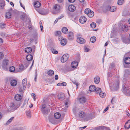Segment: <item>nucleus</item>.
Returning <instances> with one entry per match:
<instances>
[{
  "instance_id": "f257e3e1",
  "label": "nucleus",
  "mask_w": 130,
  "mask_h": 130,
  "mask_svg": "<svg viewBox=\"0 0 130 130\" xmlns=\"http://www.w3.org/2000/svg\"><path fill=\"white\" fill-rule=\"evenodd\" d=\"M41 109L42 113L45 115L48 113L50 111V109L47 107L46 105L45 104H43L42 105Z\"/></svg>"
},
{
  "instance_id": "f03ea898",
  "label": "nucleus",
  "mask_w": 130,
  "mask_h": 130,
  "mask_svg": "<svg viewBox=\"0 0 130 130\" xmlns=\"http://www.w3.org/2000/svg\"><path fill=\"white\" fill-rule=\"evenodd\" d=\"M123 92L126 95H130V87L128 86L125 87L124 86Z\"/></svg>"
},
{
  "instance_id": "7ed1b4c3",
  "label": "nucleus",
  "mask_w": 130,
  "mask_h": 130,
  "mask_svg": "<svg viewBox=\"0 0 130 130\" xmlns=\"http://www.w3.org/2000/svg\"><path fill=\"white\" fill-rule=\"evenodd\" d=\"M69 55L68 54H65L61 58V61L62 62H64L68 59L69 57Z\"/></svg>"
},
{
  "instance_id": "20e7f679",
  "label": "nucleus",
  "mask_w": 130,
  "mask_h": 130,
  "mask_svg": "<svg viewBox=\"0 0 130 130\" xmlns=\"http://www.w3.org/2000/svg\"><path fill=\"white\" fill-rule=\"evenodd\" d=\"M8 61L9 60H8L6 59L4 60L2 66V68L3 69L6 70L7 69Z\"/></svg>"
},
{
  "instance_id": "39448f33",
  "label": "nucleus",
  "mask_w": 130,
  "mask_h": 130,
  "mask_svg": "<svg viewBox=\"0 0 130 130\" xmlns=\"http://www.w3.org/2000/svg\"><path fill=\"white\" fill-rule=\"evenodd\" d=\"M105 9L106 11L109 10L112 12H113L116 11V8L114 6L110 7L109 6H106L105 7Z\"/></svg>"
},
{
  "instance_id": "423d86ee",
  "label": "nucleus",
  "mask_w": 130,
  "mask_h": 130,
  "mask_svg": "<svg viewBox=\"0 0 130 130\" xmlns=\"http://www.w3.org/2000/svg\"><path fill=\"white\" fill-rule=\"evenodd\" d=\"M58 39L59 41H60V43L62 45L64 46L67 43L66 39L62 37H59Z\"/></svg>"
},
{
  "instance_id": "0eeeda50",
  "label": "nucleus",
  "mask_w": 130,
  "mask_h": 130,
  "mask_svg": "<svg viewBox=\"0 0 130 130\" xmlns=\"http://www.w3.org/2000/svg\"><path fill=\"white\" fill-rule=\"evenodd\" d=\"M77 41L78 43L81 44H84L86 42L85 40L81 37H77Z\"/></svg>"
},
{
  "instance_id": "6e6552de",
  "label": "nucleus",
  "mask_w": 130,
  "mask_h": 130,
  "mask_svg": "<svg viewBox=\"0 0 130 130\" xmlns=\"http://www.w3.org/2000/svg\"><path fill=\"white\" fill-rule=\"evenodd\" d=\"M60 7L59 5L57 4H55L54 7L53 9L56 12H55L54 13L56 14L59 12L60 11Z\"/></svg>"
},
{
  "instance_id": "1a4fd4ad",
  "label": "nucleus",
  "mask_w": 130,
  "mask_h": 130,
  "mask_svg": "<svg viewBox=\"0 0 130 130\" xmlns=\"http://www.w3.org/2000/svg\"><path fill=\"white\" fill-rule=\"evenodd\" d=\"M74 38V35L72 32H69L68 34V38L69 40H72Z\"/></svg>"
},
{
  "instance_id": "9d476101",
  "label": "nucleus",
  "mask_w": 130,
  "mask_h": 130,
  "mask_svg": "<svg viewBox=\"0 0 130 130\" xmlns=\"http://www.w3.org/2000/svg\"><path fill=\"white\" fill-rule=\"evenodd\" d=\"M58 99L60 100H63L64 99L65 95L63 93H60L58 94Z\"/></svg>"
},
{
  "instance_id": "9b49d317",
  "label": "nucleus",
  "mask_w": 130,
  "mask_h": 130,
  "mask_svg": "<svg viewBox=\"0 0 130 130\" xmlns=\"http://www.w3.org/2000/svg\"><path fill=\"white\" fill-rule=\"evenodd\" d=\"M87 20V19L86 17L84 16H82L79 19L80 22L82 24L85 23Z\"/></svg>"
},
{
  "instance_id": "f8f14e48",
  "label": "nucleus",
  "mask_w": 130,
  "mask_h": 130,
  "mask_svg": "<svg viewBox=\"0 0 130 130\" xmlns=\"http://www.w3.org/2000/svg\"><path fill=\"white\" fill-rule=\"evenodd\" d=\"M75 6L73 5H70L68 7V10L71 12H74L75 10Z\"/></svg>"
},
{
  "instance_id": "ddd939ff",
  "label": "nucleus",
  "mask_w": 130,
  "mask_h": 130,
  "mask_svg": "<svg viewBox=\"0 0 130 130\" xmlns=\"http://www.w3.org/2000/svg\"><path fill=\"white\" fill-rule=\"evenodd\" d=\"M79 101L80 103L83 104L86 102V99L85 97L83 96L79 98Z\"/></svg>"
},
{
  "instance_id": "4468645a",
  "label": "nucleus",
  "mask_w": 130,
  "mask_h": 130,
  "mask_svg": "<svg viewBox=\"0 0 130 130\" xmlns=\"http://www.w3.org/2000/svg\"><path fill=\"white\" fill-rule=\"evenodd\" d=\"M119 84V82L118 80H117L115 83H114L113 85L115 87V89L116 90L118 88Z\"/></svg>"
},
{
  "instance_id": "2eb2a0df",
  "label": "nucleus",
  "mask_w": 130,
  "mask_h": 130,
  "mask_svg": "<svg viewBox=\"0 0 130 130\" xmlns=\"http://www.w3.org/2000/svg\"><path fill=\"white\" fill-rule=\"evenodd\" d=\"M125 127L126 129H128L130 127V120H128L125 123Z\"/></svg>"
},
{
  "instance_id": "dca6fc26",
  "label": "nucleus",
  "mask_w": 130,
  "mask_h": 130,
  "mask_svg": "<svg viewBox=\"0 0 130 130\" xmlns=\"http://www.w3.org/2000/svg\"><path fill=\"white\" fill-rule=\"evenodd\" d=\"M122 30L123 31L127 32L128 31V26L127 25H124L122 26Z\"/></svg>"
},
{
  "instance_id": "f3484780",
  "label": "nucleus",
  "mask_w": 130,
  "mask_h": 130,
  "mask_svg": "<svg viewBox=\"0 0 130 130\" xmlns=\"http://www.w3.org/2000/svg\"><path fill=\"white\" fill-rule=\"evenodd\" d=\"M15 99L18 101H20L22 99V96L21 95L17 94L15 96Z\"/></svg>"
},
{
  "instance_id": "a211bd4d",
  "label": "nucleus",
  "mask_w": 130,
  "mask_h": 130,
  "mask_svg": "<svg viewBox=\"0 0 130 130\" xmlns=\"http://www.w3.org/2000/svg\"><path fill=\"white\" fill-rule=\"evenodd\" d=\"M22 83L23 87V89L25 88L26 86L27 83V79L26 78H25L23 79L22 81Z\"/></svg>"
},
{
  "instance_id": "6ab92c4d",
  "label": "nucleus",
  "mask_w": 130,
  "mask_h": 130,
  "mask_svg": "<svg viewBox=\"0 0 130 130\" xmlns=\"http://www.w3.org/2000/svg\"><path fill=\"white\" fill-rule=\"evenodd\" d=\"M124 62L126 64H128L130 63V58L129 57H126L125 58Z\"/></svg>"
},
{
  "instance_id": "aec40b11",
  "label": "nucleus",
  "mask_w": 130,
  "mask_h": 130,
  "mask_svg": "<svg viewBox=\"0 0 130 130\" xmlns=\"http://www.w3.org/2000/svg\"><path fill=\"white\" fill-rule=\"evenodd\" d=\"M100 77L99 76H96L94 78V82L97 84H98L100 81Z\"/></svg>"
},
{
  "instance_id": "412c9836",
  "label": "nucleus",
  "mask_w": 130,
  "mask_h": 130,
  "mask_svg": "<svg viewBox=\"0 0 130 130\" xmlns=\"http://www.w3.org/2000/svg\"><path fill=\"white\" fill-rule=\"evenodd\" d=\"M10 84L12 86H15L17 84V82L16 80L13 79L11 80Z\"/></svg>"
},
{
  "instance_id": "4be33fe9",
  "label": "nucleus",
  "mask_w": 130,
  "mask_h": 130,
  "mask_svg": "<svg viewBox=\"0 0 130 130\" xmlns=\"http://www.w3.org/2000/svg\"><path fill=\"white\" fill-rule=\"evenodd\" d=\"M32 50V49L30 47H28L25 49V51L27 53H29L31 52Z\"/></svg>"
},
{
  "instance_id": "5701e85b",
  "label": "nucleus",
  "mask_w": 130,
  "mask_h": 130,
  "mask_svg": "<svg viewBox=\"0 0 130 130\" xmlns=\"http://www.w3.org/2000/svg\"><path fill=\"white\" fill-rule=\"evenodd\" d=\"M26 58L27 61H31L33 59V56L30 54L28 55L26 57Z\"/></svg>"
},
{
  "instance_id": "b1692460",
  "label": "nucleus",
  "mask_w": 130,
  "mask_h": 130,
  "mask_svg": "<svg viewBox=\"0 0 130 130\" xmlns=\"http://www.w3.org/2000/svg\"><path fill=\"white\" fill-rule=\"evenodd\" d=\"M95 88H96L95 86L92 85L90 86L89 87V90L91 92H94L95 91Z\"/></svg>"
},
{
  "instance_id": "393cba45",
  "label": "nucleus",
  "mask_w": 130,
  "mask_h": 130,
  "mask_svg": "<svg viewBox=\"0 0 130 130\" xmlns=\"http://www.w3.org/2000/svg\"><path fill=\"white\" fill-rule=\"evenodd\" d=\"M61 116L60 113L58 112L55 113L54 115L55 118L57 119H59L61 117Z\"/></svg>"
},
{
  "instance_id": "a878e982",
  "label": "nucleus",
  "mask_w": 130,
  "mask_h": 130,
  "mask_svg": "<svg viewBox=\"0 0 130 130\" xmlns=\"http://www.w3.org/2000/svg\"><path fill=\"white\" fill-rule=\"evenodd\" d=\"M62 31L63 33L64 34H67L68 32V30L67 28L66 27L62 28Z\"/></svg>"
},
{
  "instance_id": "bb28decb",
  "label": "nucleus",
  "mask_w": 130,
  "mask_h": 130,
  "mask_svg": "<svg viewBox=\"0 0 130 130\" xmlns=\"http://www.w3.org/2000/svg\"><path fill=\"white\" fill-rule=\"evenodd\" d=\"M61 33L60 31H57L55 32V35L56 36H58V38L59 37L61 36Z\"/></svg>"
},
{
  "instance_id": "cd10ccee",
  "label": "nucleus",
  "mask_w": 130,
  "mask_h": 130,
  "mask_svg": "<svg viewBox=\"0 0 130 130\" xmlns=\"http://www.w3.org/2000/svg\"><path fill=\"white\" fill-rule=\"evenodd\" d=\"M41 5V3L38 1H37L35 2L34 4V6L36 8L39 7Z\"/></svg>"
},
{
  "instance_id": "c85d7f7f",
  "label": "nucleus",
  "mask_w": 130,
  "mask_h": 130,
  "mask_svg": "<svg viewBox=\"0 0 130 130\" xmlns=\"http://www.w3.org/2000/svg\"><path fill=\"white\" fill-rule=\"evenodd\" d=\"M9 69L10 72H13L15 71V69L13 66H11L9 67Z\"/></svg>"
},
{
  "instance_id": "c756f323",
  "label": "nucleus",
  "mask_w": 130,
  "mask_h": 130,
  "mask_svg": "<svg viewBox=\"0 0 130 130\" xmlns=\"http://www.w3.org/2000/svg\"><path fill=\"white\" fill-rule=\"evenodd\" d=\"M11 14L10 12H8L6 13V17L7 18L9 19L10 18H11Z\"/></svg>"
},
{
  "instance_id": "7c9ffc66",
  "label": "nucleus",
  "mask_w": 130,
  "mask_h": 130,
  "mask_svg": "<svg viewBox=\"0 0 130 130\" xmlns=\"http://www.w3.org/2000/svg\"><path fill=\"white\" fill-rule=\"evenodd\" d=\"M94 12L93 11H91V10L88 15L89 17L90 18H91L94 16Z\"/></svg>"
},
{
  "instance_id": "2f4dec72",
  "label": "nucleus",
  "mask_w": 130,
  "mask_h": 130,
  "mask_svg": "<svg viewBox=\"0 0 130 130\" xmlns=\"http://www.w3.org/2000/svg\"><path fill=\"white\" fill-rule=\"evenodd\" d=\"M70 103V100L69 99H67L65 103V107L67 108L68 107V104H69Z\"/></svg>"
},
{
  "instance_id": "473e14b6",
  "label": "nucleus",
  "mask_w": 130,
  "mask_h": 130,
  "mask_svg": "<svg viewBox=\"0 0 130 130\" xmlns=\"http://www.w3.org/2000/svg\"><path fill=\"white\" fill-rule=\"evenodd\" d=\"M54 72L52 70H49L47 72L48 74L50 76H52L54 74Z\"/></svg>"
},
{
  "instance_id": "72a5a7b5",
  "label": "nucleus",
  "mask_w": 130,
  "mask_h": 130,
  "mask_svg": "<svg viewBox=\"0 0 130 130\" xmlns=\"http://www.w3.org/2000/svg\"><path fill=\"white\" fill-rule=\"evenodd\" d=\"M95 91L96 93L98 94L101 91V88L98 87L95 88Z\"/></svg>"
},
{
  "instance_id": "f704fd0d",
  "label": "nucleus",
  "mask_w": 130,
  "mask_h": 130,
  "mask_svg": "<svg viewBox=\"0 0 130 130\" xmlns=\"http://www.w3.org/2000/svg\"><path fill=\"white\" fill-rule=\"evenodd\" d=\"M99 94L100 97L102 98H104L105 95V94L104 92H102L101 91L99 93Z\"/></svg>"
},
{
  "instance_id": "c9c22d12",
  "label": "nucleus",
  "mask_w": 130,
  "mask_h": 130,
  "mask_svg": "<svg viewBox=\"0 0 130 130\" xmlns=\"http://www.w3.org/2000/svg\"><path fill=\"white\" fill-rule=\"evenodd\" d=\"M51 50L52 51V52L54 54H57L58 53V51L53 47L51 48Z\"/></svg>"
},
{
  "instance_id": "e433bc0d",
  "label": "nucleus",
  "mask_w": 130,
  "mask_h": 130,
  "mask_svg": "<svg viewBox=\"0 0 130 130\" xmlns=\"http://www.w3.org/2000/svg\"><path fill=\"white\" fill-rule=\"evenodd\" d=\"M10 107L12 108L11 109H14L16 107V106L15 105V104L12 103H11L10 104Z\"/></svg>"
},
{
  "instance_id": "4c0bfd02",
  "label": "nucleus",
  "mask_w": 130,
  "mask_h": 130,
  "mask_svg": "<svg viewBox=\"0 0 130 130\" xmlns=\"http://www.w3.org/2000/svg\"><path fill=\"white\" fill-rule=\"evenodd\" d=\"M73 64H75V66H74V65H72V64H71V65L72 66V67L73 68H76L77 67V62H76L75 61H73Z\"/></svg>"
},
{
  "instance_id": "58836bf2",
  "label": "nucleus",
  "mask_w": 130,
  "mask_h": 130,
  "mask_svg": "<svg viewBox=\"0 0 130 130\" xmlns=\"http://www.w3.org/2000/svg\"><path fill=\"white\" fill-rule=\"evenodd\" d=\"M96 39V38L95 37H91L90 39L91 41L93 43H94Z\"/></svg>"
},
{
  "instance_id": "ea45409f",
  "label": "nucleus",
  "mask_w": 130,
  "mask_h": 130,
  "mask_svg": "<svg viewBox=\"0 0 130 130\" xmlns=\"http://www.w3.org/2000/svg\"><path fill=\"white\" fill-rule=\"evenodd\" d=\"M90 26L91 28H94L96 26V24L95 23H91L90 24Z\"/></svg>"
},
{
  "instance_id": "a19ab883",
  "label": "nucleus",
  "mask_w": 130,
  "mask_h": 130,
  "mask_svg": "<svg viewBox=\"0 0 130 130\" xmlns=\"http://www.w3.org/2000/svg\"><path fill=\"white\" fill-rule=\"evenodd\" d=\"M84 112L82 111L79 112V116L80 118L84 117Z\"/></svg>"
},
{
  "instance_id": "79ce46f5",
  "label": "nucleus",
  "mask_w": 130,
  "mask_h": 130,
  "mask_svg": "<svg viewBox=\"0 0 130 130\" xmlns=\"http://www.w3.org/2000/svg\"><path fill=\"white\" fill-rule=\"evenodd\" d=\"M14 119V117H11L7 122L6 123V124L7 125L9 124L13 120V119Z\"/></svg>"
},
{
  "instance_id": "37998d69",
  "label": "nucleus",
  "mask_w": 130,
  "mask_h": 130,
  "mask_svg": "<svg viewBox=\"0 0 130 130\" xmlns=\"http://www.w3.org/2000/svg\"><path fill=\"white\" fill-rule=\"evenodd\" d=\"M45 11V10L44 11H41L39 13L42 15H45L47 14L48 12H46Z\"/></svg>"
},
{
  "instance_id": "c03bdc74",
  "label": "nucleus",
  "mask_w": 130,
  "mask_h": 130,
  "mask_svg": "<svg viewBox=\"0 0 130 130\" xmlns=\"http://www.w3.org/2000/svg\"><path fill=\"white\" fill-rule=\"evenodd\" d=\"M90 11L91 10L87 8L85 9L84 12L85 13L88 15Z\"/></svg>"
},
{
  "instance_id": "a18cd8bd",
  "label": "nucleus",
  "mask_w": 130,
  "mask_h": 130,
  "mask_svg": "<svg viewBox=\"0 0 130 130\" xmlns=\"http://www.w3.org/2000/svg\"><path fill=\"white\" fill-rule=\"evenodd\" d=\"M26 115L28 118H30L31 117L30 112L29 111H28L26 113Z\"/></svg>"
},
{
  "instance_id": "49530a36",
  "label": "nucleus",
  "mask_w": 130,
  "mask_h": 130,
  "mask_svg": "<svg viewBox=\"0 0 130 130\" xmlns=\"http://www.w3.org/2000/svg\"><path fill=\"white\" fill-rule=\"evenodd\" d=\"M124 0H119L118 1L117 4L119 5H121L122 4Z\"/></svg>"
},
{
  "instance_id": "de8ad7c7",
  "label": "nucleus",
  "mask_w": 130,
  "mask_h": 130,
  "mask_svg": "<svg viewBox=\"0 0 130 130\" xmlns=\"http://www.w3.org/2000/svg\"><path fill=\"white\" fill-rule=\"evenodd\" d=\"M5 23H1L0 24V27L1 28H4L5 27Z\"/></svg>"
},
{
  "instance_id": "09e8293b",
  "label": "nucleus",
  "mask_w": 130,
  "mask_h": 130,
  "mask_svg": "<svg viewBox=\"0 0 130 130\" xmlns=\"http://www.w3.org/2000/svg\"><path fill=\"white\" fill-rule=\"evenodd\" d=\"M103 127L102 126H100L98 127H96L95 128V130H100V129L102 128Z\"/></svg>"
},
{
  "instance_id": "8fccbe9b",
  "label": "nucleus",
  "mask_w": 130,
  "mask_h": 130,
  "mask_svg": "<svg viewBox=\"0 0 130 130\" xmlns=\"http://www.w3.org/2000/svg\"><path fill=\"white\" fill-rule=\"evenodd\" d=\"M4 56V54L0 52V59H2Z\"/></svg>"
},
{
  "instance_id": "3c124183",
  "label": "nucleus",
  "mask_w": 130,
  "mask_h": 130,
  "mask_svg": "<svg viewBox=\"0 0 130 130\" xmlns=\"http://www.w3.org/2000/svg\"><path fill=\"white\" fill-rule=\"evenodd\" d=\"M24 68V67H23V66L21 65V66H20L19 68V69L20 71H22V70H23Z\"/></svg>"
},
{
  "instance_id": "603ef678",
  "label": "nucleus",
  "mask_w": 130,
  "mask_h": 130,
  "mask_svg": "<svg viewBox=\"0 0 130 130\" xmlns=\"http://www.w3.org/2000/svg\"><path fill=\"white\" fill-rule=\"evenodd\" d=\"M72 83L75 85H76L77 86H78V84L76 83V82L75 80H72Z\"/></svg>"
},
{
  "instance_id": "864d4df0",
  "label": "nucleus",
  "mask_w": 130,
  "mask_h": 130,
  "mask_svg": "<svg viewBox=\"0 0 130 130\" xmlns=\"http://www.w3.org/2000/svg\"><path fill=\"white\" fill-rule=\"evenodd\" d=\"M1 36L3 37H5L6 36V34H5V33L3 32H1Z\"/></svg>"
},
{
  "instance_id": "5fc2aeb1",
  "label": "nucleus",
  "mask_w": 130,
  "mask_h": 130,
  "mask_svg": "<svg viewBox=\"0 0 130 130\" xmlns=\"http://www.w3.org/2000/svg\"><path fill=\"white\" fill-rule=\"evenodd\" d=\"M25 88H24L23 89V88H20L19 89V91L21 92H23V91L24 90Z\"/></svg>"
},
{
  "instance_id": "6e6d98bb",
  "label": "nucleus",
  "mask_w": 130,
  "mask_h": 130,
  "mask_svg": "<svg viewBox=\"0 0 130 130\" xmlns=\"http://www.w3.org/2000/svg\"><path fill=\"white\" fill-rule=\"evenodd\" d=\"M84 51L86 52H87L89 51V49L87 47H85L84 48Z\"/></svg>"
},
{
  "instance_id": "4d7b16f0",
  "label": "nucleus",
  "mask_w": 130,
  "mask_h": 130,
  "mask_svg": "<svg viewBox=\"0 0 130 130\" xmlns=\"http://www.w3.org/2000/svg\"><path fill=\"white\" fill-rule=\"evenodd\" d=\"M40 25L41 30L42 31V29H43V27L42 25V22H41H41H40Z\"/></svg>"
},
{
  "instance_id": "13d9d810",
  "label": "nucleus",
  "mask_w": 130,
  "mask_h": 130,
  "mask_svg": "<svg viewBox=\"0 0 130 130\" xmlns=\"http://www.w3.org/2000/svg\"><path fill=\"white\" fill-rule=\"evenodd\" d=\"M20 3L21 6L24 9H25V7L24 6H23V5H22V3H21V1H20Z\"/></svg>"
},
{
  "instance_id": "bf43d9fd",
  "label": "nucleus",
  "mask_w": 130,
  "mask_h": 130,
  "mask_svg": "<svg viewBox=\"0 0 130 130\" xmlns=\"http://www.w3.org/2000/svg\"><path fill=\"white\" fill-rule=\"evenodd\" d=\"M3 42V39L0 38V45H1Z\"/></svg>"
},
{
  "instance_id": "052dcab7",
  "label": "nucleus",
  "mask_w": 130,
  "mask_h": 130,
  "mask_svg": "<svg viewBox=\"0 0 130 130\" xmlns=\"http://www.w3.org/2000/svg\"><path fill=\"white\" fill-rule=\"evenodd\" d=\"M63 15L62 14L61 16H59L57 19H58V20L60 19L63 18Z\"/></svg>"
},
{
  "instance_id": "680f3d73",
  "label": "nucleus",
  "mask_w": 130,
  "mask_h": 130,
  "mask_svg": "<svg viewBox=\"0 0 130 130\" xmlns=\"http://www.w3.org/2000/svg\"><path fill=\"white\" fill-rule=\"evenodd\" d=\"M61 84L63 86H65L66 85H67L66 83L64 82H63L62 83H61Z\"/></svg>"
},
{
  "instance_id": "e2e57ef3",
  "label": "nucleus",
  "mask_w": 130,
  "mask_h": 130,
  "mask_svg": "<svg viewBox=\"0 0 130 130\" xmlns=\"http://www.w3.org/2000/svg\"><path fill=\"white\" fill-rule=\"evenodd\" d=\"M55 78L56 80H57L58 78V75H56L55 76Z\"/></svg>"
},
{
  "instance_id": "0e129e2a",
  "label": "nucleus",
  "mask_w": 130,
  "mask_h": 130,
  "mask_svg": "<svg viewBox=\"0 0 130 130\" xmlns=\"http://www.w3.org/2000/svg\"><path fill=\"white\" fill-rule=\"evenodd\" d=\"M108 109V107H107L103 111L104 113H105L106 112Z\"/></svg>"
},
{
  "instance_id": "69168bd1",
  "label": "nucleus",
  "mask_w": 130,
  "mask_h": 130,
  "mask_svg": "<svg viewBox=\"0 0 130 130\" xmlns=\"http://www.w3.org/2000/svg\"><path fill=\"white\" fill-rule=\"evenodd\" d=\"M27 104V102L25 100L24 103L23 104V106H24L25 105H26V104Z\"/></svg>"
},
{
  "instance_id": "338daca9",
  "label": "nucleus",
  "mask_w": 130,
  "mask_h": 130,
  "mask_svg": "<svg viewBox=\"0 0 130 130\" xmlns=\"http://www.w3.org/2000/svg\"><path fill=\"white\" fill-rule=\"evenodd\" d=\"M4 5L2 3L0 4V7H1L2 8H3Z\"/></svg>"
},
{
  "instance_id": "774afa93",
  "label": "nucleus",
  "mask_w": 130,
  "mask_h": 130,
  "mask_svg": "<svg viewBox=\"0 0 130 130\" xmlns=\"http://www.w3.org/2000/svg\"><path fill=\"white\" fill-rule=\"evenodd\" d=\"M114 99V98L113 97V98L111 99V103L112 104H114V103H113L114 101H113Z\"/></svg>"
}]
</instances>
